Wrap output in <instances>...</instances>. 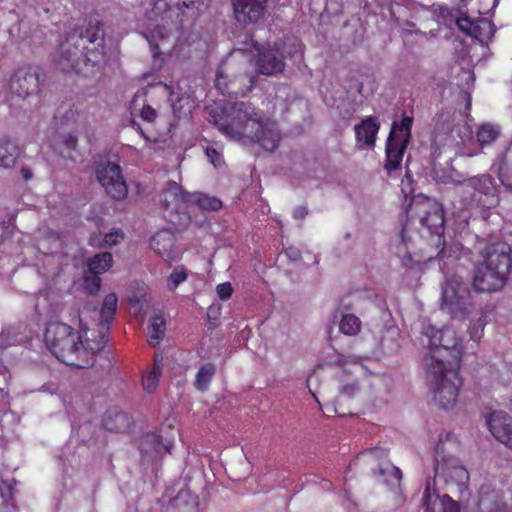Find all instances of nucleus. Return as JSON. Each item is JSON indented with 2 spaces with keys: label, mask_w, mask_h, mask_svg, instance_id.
I'll list each match as a JSON object with an SVG mask.
<instances>
[{
  "label": "nucleus",
  "mask_w": 512,
  "mask_h": 512,
  "mask_svg": "<svg viewBox=\"0 0 512 512\" xmlns=\"http://www.w3.org/2000/svg\"><path fill=\"white\" fill-rule=\"evenodd\" d=\"M458 194L461 197L462 205L465 208L483 207V199L475 191L464 192V188L459 186Z\"/></svg>",
  "instance_id": "4c0bfd02"
},
{
  "label": "nucleus",
  "mask_w": 512,
  "mask_h": 512,
  "mask_svg": "<svg viewBox=\"0 0 512 512\" xmlns=\"http://www.w3.org/2000/svg\"><path fill=\"white\" fill-rule=\"evenodd\" d=\"M442 512H460V505L449 495L445 494L441 497Z\"/></svg>",
  "instance_id": "49530a36"
},
{
  "label": "nucleus",
  "mask_w": 512,
  "mask_h": 512,
  "mask_svg": "<svg viewBox=\"0 0 512 512\" xmlns=\"http://www.w3.org/2000/svg\"><path fill=\"white\" fill-rule=\"evenodd\" d=\"M210 117L219 131L243 145L258 144L270 153L279 146L276 124L250 102L226 103L213 109Z\"/></svg>",
  "instance_id": "f03ea898"
},
{
  "label": "nucleus",
  "mask_w": 512,
  "mask_h": 512,
  "mask_svg": "<svg viewBox=\"0 0 512 512\" xmlns=\"http://www.w3.org/2000/svg\"><path fill=\"white\" fill-rule=\"evenodd\" d=\"M205 154L210 162L214 165V167H219L222 164V157L214 147L207 146L205 149Z\"/></svg>",
  "instance_id": "8fccbe9b"
},
{
  "label": "nucleus",
  "mask_w": 512,
  "mask_h": 512,
  "mask_svg": "<svg viewBox=\"0 0 512 512\" xmlns=\"http://www.w3.org/2000/svg\"><path fill=\"white\" fill-rule=\"evenodd\" d=\"M113 263V257L110 252H102L94 255L88 261V271L92 274H102L106 272Z\"/></svg>",
  "instance_id": "c756f323"
},
{
  "label": "nucleus",
  "mask_w": 512,
  "mask_h": 512,
  "mask_svg": "<svg viewBox=\"0 0 512 512\" xmlns=\"http://www.w3.org/2000/svg\"><path fill=\"white\" fill-rule=\"evenodd\" d=\"M98 275L89 273L84 276V287L91 295L96 294L100 290L101 279Z\"/></svg>",
  "instance_id": "37998d69"
},
{
  "label": "nucleus",
  "mask_w": 512,
  "mask_h": 512,
  "mask_svg": "<svg viewBox=\"0 0 512 512\" xmlns=\"http://www.w3.org/2000/svg\"><path fill=\"white\" fill-rule=\"evenodd\" d=\"M308 214V210L306 207L304 206H299L297 207L294 212H293V215H294V218L295 219H304L306 217V215Z\"/></svg>",
  "instance_id": "052dcab7"
},
{
  "label": "nucleus",
  "mask_w": 512,
  "mask_h": 512,
  "mask_svg": "<svg viewBox=\"0 0 512 512\" xmlns=\"http://www.w3.org/2000/svg\"><path fill=\"white\" fill-rule=\"evenodd\" d=\"M473 28H475L476 33L471 34V37H474L481 42L490 39L494 34L493 24L487 19L482 18L476 21Z\"/></svg>",
  "instance_id": "c9c22d12"
},
{
  "label": "nucleus",
  "mask_w": 512,
  "mask_h": 512,
  "mask_svg": "<svg viewBox=\"0 0 512 512\" xmlns=\"http://www.w3.org/2000/svg\"><path fill=\"white\" fill-rule=\"evenodd\" d=\"M484 326H485L484 316L479 317L476 322H474L473 324H471L469 326L470 338L473 341H478L482 337Z\"/></svg>",
  "instance_id": "c03bdc74"
},
{
  "label": "nucleus",
  "mask_w": 512,
  "mask_h": 512,
  "mask_svg": "<svg viewBox=\"0 0 512 512\" xmlns=\"http://www.w3.org/2000/svg\"><path fill=\"white\" fill-rule=\"evenodd\" d=\"M458 185L464 188V192L473 190L478 195H481L482 199L485 200L483 201V208L495 207L499 203L497 189L491 175L482 174L473 176L459 181Z\"/></svg>",
  "instance_id": "dca6fc26"
},
{
  "label": "nucleus",
  "mask_w": 512,
  "mask_h": 512,
  "mask_svg": "<svg viewBox=\"0 0 512 512\" xmlns=\"http://www.w3.org/2000/svg\"><path fill=\"white\" fill-rule=\"evenodd\" d=\"M20 174H21L22 178L26 181L32 179V177H33L32 170L27 166H24L20 169Z\"/></svg>",
  "instance_id": "e2e57ef3"
},
{
  "label": "nucleus",
  "mask_w": 512,
  "mask_h": 512,
  "mask_svg": "<svg viewBox=\"0 0 512 512\" xmlns=\"http://www.w3.org/2000/svg\"><path fill=\"white\" fill-rule=\"evenodd\" d=\"M216 291L220 299L227 300L232 296L233 288L230 282H224L217 286Z\"/></svg>",
  "instance_id": "09e8293b"
},
{
  "label": "nucleus",
  "mask_w": 512,
  "mask_h": 512,
  "mask_svg": "<svg viewBox=\"0 0 512 512\" xmlns=\"http://www.w3.org/2000/svg\"><path fill=\"white\" fill-rule=\"evenodd\" d=\"M478 506L481 512H510L503 497L495 491L483 493Z\"/></svg>",
  "instance_id": "393cba45"
},
{
  "label": "nucleus",
  "mask_w": 512,
  "mask_h": 512,
  "mask_svg": "<svg viewBox=\"0 0 512 512\" xmlns=\"http://www.w3.org/2000/svg\"><path fill=\"white\" fill-rule=\"evenodd\" d=\"M44 341L51 353L61 362L70 366H84L87 362H79L80 335L74 329L61 322L50 323L44 334Z\"/></svg>",
  "instance_id": "0eeeda50"
},
{
  "label": "nucleus",
  "mask_w": 512,
  "mask_h": 512,
  "mask_svg": "<svg viewBox=\"0 0 512 512\" xmlns=\"http://www.w3.org/2000/svg\"><path fill=\"white\" fill-rule=\"evenodd\" d=\"M216 372V367L212 363H206L201 366L196 374L194 386L198 391L204 392L208 389L209 384Z\"/></svg>",
  "instance_id": "2f4dec72"
},
{
  "label": "nucleus",
  "mask_w": 512,
  "mask_h": 512,
  "mask_svg": "<svg viewBox=\"0 0 512 512\" xmlns=\"http://www.w3.org/2000/svg\"><path fill=\"white\" fill-rule=\"evenodd\" d=\"M187 197L189 204H195L203 210L218 211L222 207V202L218 198L204 193L194 192Z\"/></svg>",
  "instance_id": "c85d7f7f"
},
{
  "label": "nucleus",
  "mask_w": 512,
  "mask_h": 512,
  "mask_svg": "<svg viewBox=\"0 0 512 512\" xmlns=\"http://www.w3.org/2000/svg\"><path fill=\"white\" fill-rule=\"evenodd\" d=\"M172 447L171 441H164L163 437L155 432L143 435L140 440V452L147 461L162 459L166 454L171 453Z\"/></svg>",
  "instance_id": "f3484780"
},
{
  "label": "nucleus",
  "mask_w": 512,
  "mask_h": 512,
  "mask_svg": "<svg viewBox=\"0 0 512 512\" xmlns=\"http://www.w3.org/2000/svg\"><path fill=\"white\" fill-rule=\"evenodd\" d=\"M172 235L168 232H158L150 239V247L160 255L168 252L172 246Z\"/></svg>",
  "instance_id": "72a5a7b5"
},
{
  "label": "nucleus",
  "mask_w": 512,
  "mask_h": 512,
  "mask_svg": "<svg viewBox=\"0 0 512 512\" xmlns=\"http://www.w3.org/2000/svg\"><path fill=\"white\" fill-rule=\"evenodd\" d=\"M106 363H107V369H110L112 366L110 360L106 359Z\"/></svg>",
  "instance_id": "338daca9"
},
{
  "label": "nucleus",
  "mask_w": 512,
  "mask_h": 512,
  "mask_svg": "<svg viewBox=\"0 0 512 512\" xmlns=\"http://www.w3.org/2000/svg\"><path fill=\"white\" fill-rule=\"evenodd\" d=\"M40 69L21 67L15 71L10 80V90L20 98L36 95L40 90Z\"/></svg>",
  "instance_id": "2eb2a0df"
},
{
  "label": "nucleus",
  "mask_w": 512,
  "mask_h": 512,
  "mask_svg": "<svg viewBox=\"0 0 512 512\" xmlns=\"http://www.w3.org/2000/svg\"><path fill=\"white\" fill-rule=\"evenodd\" d=\"M197 2L195 1H179L176 6L177 8L182 12L183 15H185L184 8L188 9L190 13L187 14V17H196L198 15L197 13Z\"/></svg>",
  "instance_id": "de8ad7c7"
},
{
  "label": "nucleus",
  "mask_w": 512,
  "mask_h": 512,
  "mask_svg": "<svg viewBox=\"0 0 512 512\" xmlns=\"http://www.w3.org/2000/svg\"><path fill=\"white\" fill-rule=\"evenodd\" d=\"M499 131L490 124L482 125L477 131V140L481 145L490 144L496 140Z\"/></svg>",
  "instance_id": "58836bf2"
},
{
  "label": "nucleus",
  "mask_w": 512,
  "mask_h": 512,
  "mask_svg": "<svg viewBox=\"0 0 512 512\" xmlns=\"http://www.w3.org/2000/svg\"><path fill=\"white\" fill-rule=\"evenodd\" d=\"M100 335L98 339H89L87 338L85 341L80 339L79 342V351H85V354L79 353V362H87L84 366H76L77 368H88L92 367L95 364V355L102 351L108 341L107 332L105 329L101 328L99 331Z\"/></svg>",
  "instance_id": "412c9836"
},
{
  "label": "nucleus",
  "mask_w": 512,
  "mask_h": 512,
  "mask_svg": "<svg viewBox=\"0 0 512 512\" xmlns=\"http://www.w3.org/2000/svg\"><path fill=\"white\" fill-rule=\"evenodd\" d=\"M257 75L251 69L250 61L244 56L229 54L219 65L215 86L222 95L245 96L256 86Z\"/></svg>",
  "instance_id": "39448f33"
},
{
  "label": "nucleus",
  "mask_w": 512,
  "mask_h": 512,
  "mask_svg": "<svg viewBox=\"0 0 512 512\" xmlns=\"http://www.w3.org/2000/svg\"><path fill=\"white\" fill-rule=\"evenodd\" d=\"M361 328V322L358 317L353 314H345L339 324V329L345 335H356Z\"/></svg>",
  "instance_id": "f704fd0d"
},
{
  "label": "nucleus",
  "mask_w": 512,
  "mask_h": 512,
  "mask_svg": "<svg viewBox=\"0 0 512 512\" xmlns=\"http://www.w3.org/2000/svg\"><path fill=\"white\" fill-rule=\"evenodd\" d=\"M364 456L368 457L371 463L379 462L380 464H384L388 461V452L386 449L380 447H374L363 453Z\"/></svg>",
  "instance_id": "79ce46f5"
},
{
  "label": "nucleus",
  "mask_w": 512,
  "mask_h": 512,
  "mask_svg": "<svg viewBox=\"0 0 512 512\" xmlns=\"http://www.w3.org/2000/svg\"><path fill=\"white\" fill-rule=\"evenodd\" d=\"M474 250L483 258L472 278L474 290L491 293L502 289L512 268L511 247L505 242L479 240Z\"/></svg>",
  "instance_id": "7ed1b4c3"
},
{
  "label": "nucleus",
  "mask_w": 512,
  "mask_h": 512,
  "mask_svg": "<svg viewBox=\"0 0 512 512\" xmlns=\"http://www.w3.org/2000/svg\"><path fill=\"white\" fill-rule=\"evenodd\" d=\"M140 116L147 122H153L157 117V113L154 108L149 105H145L141 110Z\"/></svg>",
  "instance_id": "864d4df0"
},
{
  "label": "nucleus",
  "mask_w": 512,
  "mask_h": 512,
  "mask_svg": "<svg viewBox=\"0 0 512 512\" xmlns=\"http://www.w3.org/2000/svg\"><path fill=\"white\" fill-rule=\"evenodd\" d=\"M431 500V493L429 485L426 486L424 494H423V503L422 506L425 508V512L429 510V504Z\"/></svg>",
  "instance_id": "bf43d9fd"
},
{
  "label": "nucleus",
  "mask_w": 512,
  "mask_h": 512,
  "mask_svg": "<svg viewBox=\"0 0 512 512\" xmlns=\"http://www.w3.org/2000/svg\"><path fill=\"white\" fill-rule=\"evenodd\" d=\"M166 329V321L161 315H155L150 319L148 334L149 343L151 346L159 344L160 340L163 339Z\"/></svg>",
  "instance_id": "7c9ffc66"
},
{
  "label": "nucleus",
  "mask_w": 512,
  "mask_h": 512,
  "mask_svg": "<svg viewBox=\"0 0 512 512\" xmlns=\"http://www.w3.org/2000/svg\"><path fill=\"white\" fill-rule=\"evenodd\" d=\"M361 91H362V85H360L359 88H358V92L361 93Z\"/></svg>",
  "instance_id": "774afa93"
},
{
  "label": "nucleus",
  "mask_w": 512,
  "mask_h": 512,
  "mask_svg": "<svg viewBox=\"0 0 512 512\" xmlns=\"http://www.w3.org/2000/svg\"><path fill=\"white\" fill-rule=\"evenodd\" d=\"M459 368H435V375L426 369V376L433 391V399L442 409L452 408L457 399L459 388L462 384L458 376Z\"/></svg>",
  "instance_id": "9d476101"
},
{
  "label": "nucleus",
  "mask_w": 512,
  "mask_h": 512,
  "mask_svg": "<svg viewBox=\"0 0 512 512\" xmlns=\"http://www.w3.org/2000/svg\"><path fill=\"white\" fill-rule=\"evenodd\" d=\"M20 148L9 139L0 140V168H12L20 156Z\"/></svg>",
  "instance_id": "a878e982"
},
{
  "label": "nucleus",
  "mask_w": 512,
  "mask_h": 512,
  "mask_svg": "<svg viewBox=\"0 0 512 512\" xmlns=\"http://www.w3.org/2000/svg\"><path fill=\"white\" fill-rule=\"evenodd\" d=\"M488 426L499 442L512 449V418L509 415L501 411L491 413Z\"/></svg>",
  "instance_id": "aec40b11"
},
{
  "label": "nucleus",
  "mask_w": 512,
  "mask_h": 512,
  "mask_svg": "<svg viewBox=\"0 0 512 512\" xmlns=\"http://www.w3.org/2000/svg\"><path fill=\"white\" fill-rule=\"evenodd\" d=\"M412 183H413L412 176L409 173V171L407 170L406 174L402 180V192L405 194L406 197L408 195H412V193L414 192V189L411 187Z\"/></svg>",
  "instance_id": "603ef678"
},
{
  "label": "nucleus",
  "mask_w": 512,
  "mask_h": 512,
  "mask_svg": "<svg viewBox=\"0 0 512 512\" xmlns=\"http://www.w3.org/2000/svg\"><path fill=\"white\" fill-rule=\"evenodd\" d=\"M186 278H187V273L183 268L174 269L173 272L169 276V280L172 282L174 287H177L180 283L185 281Z\"/></svg>",
  "instance_id": "3c124183"
},
{
  "label": "nucleus",
  "mask_w": 512,
  "mask_h": 512,
  "mask_svg": "<svg viewBox=\"0 0 512 512\" xmlns=\"http://www.w3.org/2000/svg\"><path fill=\"white\" fill-rule=\"evenodd\" d=\"M250 65L254 63L253 72L267 77L278 76L285 69V56L277 45L263 44L258 52L248 58Z\"/></svg>",
  "instance_id": "ddd939ff"
},
{
  "label": "nucleus",
  "mask_w": 512,
  "mask_h": 512,
  "mask_svg": "<svg viewBox=\"0 0 512 512\" xmlns=\"http://www.w3.org/2000/svg\"><path fill=\"white\" fill-rule=\"evenodd\" d=\"M421 333L427 338L429 349L424 357L425 369L435 375V368H459L463 348L453 329H437L431 324H423Z\"/></svg>",
  "instance_id": "20e7f679"
},
{
  "label": "nucleus",
  "mask_w": 512,
  "mask_h": 512,
  "mask_svg": "<svg viewBox=\"0 0 512 512\" xmlns=\"http://www.w3.org/2000/svg\"><path fill=\"white\" fill-rule=\"evenodd\" d=\"M0 498L6 508L14 507V488L11 484L1 481L0 482Z\"/></svg>",
  "instance_id": "a19ab883"
},
{
  "label": "nucleus",
  "mask_w": 512,
  "mask_h": 512,
  "mask_svg": "<svg viewBox=\"0 0 512 512\" xmlns=\"http://www.w3.org/2000/svg\"><path fill=\"white\" fill-rule=\"evenodd\" d=\"M118 298L115 293H110L105 296L102 307L100 310V326L105 329L106 332L109 330V325L113 321L117 311Z\"/></svg>",
  "instance_id": "bb28decb"
},
{
  "label": "nucleus",
  "mask_w": 512,
  "mask_h": 512,
  "mask_svg": "<svg viewBox=\"0 0 512 512\" xmlns=\"http://www.w3.org/2000/svg\"><path fill=\"white\" fill-rule=\"evenodd\" d=\"M190 193L182 190V187L175 181L167 182L161 194V203L165 211L168 212V220L178 226H185L190 222L187 213L181 210L189 204L188 197Z\"/></svg>",
  "instance_id": "f8f14e48"
},
{
  "label": "nucleus",
  "mask_w": 512,
  "mask_h": 512,
  "mask_svg": "<svg viewBox=\"0 0 512 512\" xmlns=\"http://www.w3.org/2000/svg\"><path fill=\"white\" fill-rule=\"evenodd\" d=\"M474 23L475 22L471 21L467 16L458 17L456 19V24L458 28L469 36H471V34L476 33L475 28H473Z\"/></svg>",
  "instance_id": "a18cd8bd"
},
{
  "label": "nucleus",
  "mask_w": 512,
  "mask_h": 512,
  "mask_svg": "<svg viewBox=\"0 0 512 512\" xmlns=\"http://www.w3.org/2000/svg\"><path fill=\"white\" fill-rule=\"evenodd\" d=\"M263 44L258 43L256 40L253 39L251 35H246L245 40L240 42V46L233 51L231 54H237L238 57L244 56L247 57V53L258 52V48L261 47Z\"/></svg>",
  "instance_id": "ea45409f"
},
{
  "label": "nucleus",
  "mask_w": 512,
  "mask_h": 512,
  "mask_svg": "<svg viewBox=\"0 0 512 512\" xmlns=\"http://www.w3.org/2000/svg\"><path fill=\"white\" fill-rule=\"evenodd\" d=\"M7 385L6 371L4 368H0V390H4Z\"/></svg>",
  "instance_id": "0e129e2a"
},
{
  "label": "nucleus",
  "mask_w": 512,
  "mask_h": 512,
  "mask_svg": "<svg viewBox=\"0 0 512 512\" xmlns=\"http://www.w3.org/2000/svg\"><path fill=\"white\" fill-rule=\"evenodd\" d=\"M131 418L126 412L116 408L108 409L103 418V425L106 430L116 433L128 431L131 426Z\"/></svg>",
  "instance_id": "5701e85b"
},
{
  "label": "nucleus",
  "mask_w": 512,
  "mask_h": 512,
  "mask_svg": "<svg viewBox=\"0 0 512 512\" xmlns=\"http://www.w3.org/2000/svg\"><path fill=\"white\" fill-rule=\"evenodd\" d=\"M123 237L124 236L121 232H111L105 235L104 242L109 246L116 245L117 243H119L120 239H123Z\"/></svg>",
  "instance_id": "5fc2aeb1"
},
{
  "label": "nucleus",
  "mask_w": 512,
  "mask_h": 512,
  "mask_svg": "<svg viewBox=\"0 0 512 512\" xmlns=\"http://www.w3.org/2000/svg\"><path fill=\"white\" fill-rule=\"evenodd\" d=\"M498 176L506 190L512 192V163H510L506 157L501 160Z\"/></svg>",
  "instance_id": "e433bc0d"
},
{
  "label": "nucleus",
  "mask_w": 512,
  "mask_h": 512,
  "mask_svg": "<svg viewBox=\"0 0 512 512\" xmlns=\"http://www.w3.org/2000/svg\"><path fill=\"white\" fill-rule=\"evenodd\" d=\"M267 0H233L235 18L239 23H256L266 11Z\"/></svg>",
  "instance_id": "a211bd4d"
},
{
  "label": "nucleus",
  "mask_w": 512,
  "mask_h": 512,
  "mask_svg": "<svg viewBox=\"0 0 512 512\" xmlns=\"http://www.w3.org/2000/svg\"><path fill=\"white\" fill-rule=\"evenodd\" d=\"M82 40L77 34L69 32L65 40L60 43L57 51L53 55L55 67L63 73H75L84 76V57L78 45H83Z\"/></svg>",
  "instance_id": "9b49d317"
},
{
  "label": "nucleus",
  "mask_w": 512,
  "mask_h": 512,
  "mask_svg": "<svg viewBox=\"0 0 512 512\" xmlns=\"http://www.w3.org/2000/svg\"><path fill=\"white\" fill-rule=\"evenodd\" d=\"M381 481L391 487H396L400 484L402 479L401 470L392 465L390 462H385L384 464H380L377 468V473L375 472Z\"/></svg>",
  "instance_id": "cd10ccee"
},
{
  "label": "nucleus",
  "mask_w": 512,
  "mask_h": 512,
  "mask_svg": "<svg viewBox=\"0 0 512 512\" xmlns=\"http://www.w3.org/2000/svg\"><path fill=\"white\" fill-rule=\"evenodd\" d=\"M162 370V357L158 358V356L156 355L154 358L152 370L143 379V387L147 392L152 393L156 390V388L159 385V378L162 374Z\"/></svg>",
  "instance_id": "473e14b6"
},
{
  "label": "nucleus",
  "mask_w": 512,
  "mask_h": 512,
  "mask_svg": "<svg viewBox=\"0 0 512 512\" xmlns=\"http://www.w3.org/2000/svg\"><path fill=\"white\" fill-rule=\"evenodd\" d=\"M77 138L71 133L59 134L54 139V147L63 157L72 161H77L78 152L76 150Z\"/></svg>",
  "instance_id": "b1692460"
},
{
  "label": "nucleus",
  "mask_w": 512,
  "mask_h": 512,
  "mask_svg": "<svg viewBox=\"0 0 512 512\" xmlns=\"http://www.w3.org/2000/svg\"><path fill=\"white\" fill-rule=\"evenodd\" d=\"M441 290V310L452 319H467L474 310V303L469 286L463 278L457 273L448 274Z\"/></svg>",
  "instance_id": "6e6552de"
},
{
  "label": "nucleus",
  "mask_w": 512,
  "mask_h": 512,
  "mask_svg": "<svg viewBox=\"0 0 512 512\" xmlns=\"http://www.w3.org/2000/svg\"><path fill=\"white\" fill-rule=\"evenodd\" d=\"M358 390L359 387L355 383H350L342 386L340 392L342 395L351 398L356 394Z\"/></svg>",
  "instance_id": "6e6d98bb"
},
{
  "label": "nucleus",
  "mask_w": 512,
  "mask_h": 512,
  "mask_svg": "<svg viewBox=\"0 0 512 512\" xmlns=\"http://www.w3.org/2000/svg\"><path fill=\"white\" fill-rule=\"evenodd\" d=\"M413 118L404 115L400 122L394 121L388 135L384 162V170L388 176H392L398 170H401L404 153L411 140Z\"/></svg>",
  "instance_id": "1a4fd4ad"
},
{
  "label": "nucleus",
  "mask_w": 512,
  "mask_h": 512,
  "mask_svg": "<svg viewBox=\"0 0 512 512\" xmlns=\"http://www.w3.org/2000/svg\"><path fill=\"white\" fill-rule=\"evenodd\" d=\"M285 253L293 261H298L301 258V252L294 247L287 248Z\"/></svg>",
  "instance_id": "13d9d810"
},
{
  "label": "nucleus",
  "mask_w": 512,
  "mask_h": 512,
  "mask_svg": "<svg viewBox=\"0 0 512 512\" xmlns=\"http://www.w3.org/2000/svg\"><path fill=\"white\" fill-rule=\"evenodd\" d=\"M408 223L400 233L405 248L401 264L408 269H421L424 262L445 256L444 211L435 199L413 195L406 208Z\"/></svg>",
  "instance_id": "f257e3e1"
},
{
  "label": "nucleus",
  "mask_w": 512,
  "mask_h": 512,
  "mask_svg": "<svg viewBox=\"0 0 512 512\" xmlns=\"http://www.w3.org/2000/svg\"><path fill=\"white\" fill-rule=\"evenodd\" d=\"M182 99H178L176 102H172L171 103V108H172V111H173V114L175 117H180L181 116V109H182V106L180 105V102H181ZM171 101H173L171 99Z\"/></svg>",
  "instance_id": "680f3d73"
},
{
  "label": "nucleus",
  "mask_w": 512,
  "mask_h": 512,
  "mask_svg": "<svg viewBox=\"0 0 512 512\" xmlns=\"http://www.w3.org/2000/svg\"><path fill=\"white\" fill-rule=\"evenodd\" d=\"M11 345L10 342L7 341L6 339V334L5 332L3 331L1 334H0V347L1 348H6L7 346Z\"/></svg>",
  "instance_id": "69168bd1"
},
{
  "label": "nucleus",
  "mask_w": 512,
  "mask_h": 512,
  "mask_svg": "<svg viewBox=\"0 0 512 512\" xmlns=\"http://www.w3.org/2000/svg\"><path fill=\"white\" fill-rule=\"evenodd\" d=\"M380 128V123L376 117L368 116L354 127L356 140L360 148H373L376 142V136Z\"/></svg>",
  "instance_id": "4be33fe9"
},
{
  "label": "nucleus",
  "mask_w": 512,
  "mask_h": 512,
  "mask_svg": "<svg viewBox=\"0 0 512 512\" xmlns=\"http://www.w3.org/2000/svg\"><path fill=\"white\" fill-rule=\"evenodd\" d=\"M96 177L104 187L107 194L115 199H124L127 195V185L121 174V168L117 163L101 161L96 167Z\"/></svg>",
  "instance_id": "4468645a"
},
{
  "label": "nucleus",
  "mask_w": 512,
  "mask_h": 512,
  "mask_svg": "<svg viewBox=\"0 0 512 512\" xmlns=\"http://www.w3.org/2000/svg\"><path fill=\"white\" fill-rule=\"evenodd\" d=\"M432 174H433L434 179H439L443 182H446L449 179H451V176L449 174H446L444 172L440 173L436 164H434V166L432 168Z\"/></svg>",
  "instance_id": "4d7b16f0"
},
{
  "label": "nucleus",
  "mask_w": 512,
  "mask_h": 512,
  "mask_svg": "<svg viewBox=\"0 0 512 512\" xmlns=\"http://www.w3.org/2000/svg\"><path fill=\"white\" fill-rule=\"evenodd\" d=\"M435 474L445 475L447 472L458 478L459 481L468 479L467 470L458 464L455 457L445 455L444 443L439 441L435 447Z\"/></svg>",
  "instance_id": "6ab92c4d"
},
{
  "label": "nucleus",
  "mask_w": 512,
  "mask_h": 512,
  "mask_svg": "<svg viewBox=\"0 0 512 512\" xmlns=\"http://www.w3.org/2000/svg\"><path fill=\"white\" fill-rule=\"evenodd\" d=\"M72 32L84 40L83 45H78L84 57V67L82 69L84 77L101 78L108 62L104 44L105 33L102 26L97 23L89 25L85 29H74Z\"/></svg>",
  "instance_id": "423d86ee"
}]
</instances>
